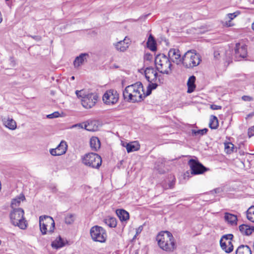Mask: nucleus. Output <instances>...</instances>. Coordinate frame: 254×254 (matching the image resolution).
<instances>
[{
  "label": "nucleus",
  "instance_id": "obj_1",
  "mask_svg": "<svg viewBox=\"0 0 254 254\" xmlns=\"http://www.w3.org/2000/svg\"><path fill=\"white\" fill-rule=\"evenodd\" d=\"M147 96L146 93H144L142 84L140 82L127 86L123 91L124 99L130 103L140 102Z\"/></svg>",
  "mask_w": 254,
  "mask_h": 254
},
{
  "label": "nucleus",
  "instance_id": "obj_2",
  "mask_svg": "<svg viewBox=\"0 0 254 254\" xmlns=\"http://www.w3.org/2000/svg\"><path fill=\"white\" fill-rule=\"evenodd\" d=\"M156 241L160 248L163 251L171 252L176 248L174 238L168 231L160 232L156 237Z\"/></svg>",
  "mask_w": 254,
  "mask_h": 254
},
{
  "label": "nucleus",
  "instance_id": "obj_3",
  "mask_svg": "<svg viewBox=\"0 0 254 254\" xmlns=\"http://www.w3.org/2000/svg\"><path fill=\"white\" fill-rule=\"evenodd\" d=\"M155 65L157 71L162 74L172 73L173 66L169 58L164 54H159L155 58Z\"/></svg>",
  "mask_w": 254,
  "mask_h": 254
},
{
  "label": "nucleus",
  "instance_id": "obj_4",
  "mask_svg": "<svg viewBox=\"0 0 254 254\" xmlns=\"http://www.w3.org/2000/svg\"><path fill=\"white\" fill-rule=\"evenodd\" d=\"M144 74L146 79L149 82L146 91V95H149L152 90L156 89L158 84L161 83V75H159L156 69L152 67H147L144 71Z\"/></svg>",
  "mask_w": 254,
  "mask_h": 254
},
{
  "label": "nucleus",
  "instance_id": "obj_5",
  "mask_svg": "<svg viewBox=\"0 0 254 254\" xmlns=\"http://www.w3.org/2000/svg\"><path fill=\"white\" fill-rule=\"evenodd\" d=\"M75 93L78 98H81V104L86 109L92 108L96 104L98 98L96 94L86 92L83 90H77Z\"/></svg>",
  "mask_w": 254,
  "mask_h": 254
},
{
  "label": "nucleus",
  "instance_id": "obj_6",
  "mask_svg": "<svg viewBox=\"0 0 254 254\" xmlns=\"http://www.w3.org/2000/svg\"><path fill=\"white\" fill-rule=\"evenodd\" d=\"M182 59V64L187 68L197 66L201 61L200 55L191 51L187 52L183 56Z\"/></svg>",
  "mask_w": 254,
  "mask_h": 254
},
{
  "label": "nucleus",
  "instance_id": "obj_7",
  "mask_svg": "<svg viewBox=\"0 0 254 254\" xmlns=\"http://www.w3.org/2000/svg\"><path fill=\"white\" fill-rule=\"evenodd\" d=\"M24 210L20 208L13 209L10 214V218L12 224L18 226L21 229L27 228V222L24 218Z\"/></svg>",
  "mask_w": 254,
  "mask_h": 254
},
{
  "label": "nucleus",
  "instance_id": "obj_8",
  "mask_svg": "<svg viewBox=\"0 0 254 254\" xmlns=\"http://www.w3.org/2000/svg\"><path fill=\"white\" fill-rule=\"evenodd\" d=\"M82 163L86 166L94 169H99L102 164L100 156L95 153H89L85 154L82 157Z\"/></svg>",
  "mask_w": 254,
  "mask_h": 254
},
{
  "label": "nucleus",
  "instance_id": "obj_9",
  "mask_svg": "<svg viewBox=\"0 0 254 254\" xmlns=\"http://www.w3.org/2000/svg\"><path fill=\"white\" fill-rule=\"evenodd\" d=\"M40 229L43 235L47 232L52 233L55 228V222L52 217L47 216H41L39 218Z\"/></svg>",
  "mask_w": 254,
  "mask_h": 254
},
{
  "label": "nucleus",
  "instance_id": "obj_10",
  "mask_svg": "<svg viewBox=\"0 0 254 254\" xmlns=\"http://www.w3.org/2000/svg\"><path fill=\"white\" fill-rule=\"evenodd\" d=\"M90 235L93 241L105 243L107 235L106 230L102 227L94 226L90 229Z\"/></svg>",
  "mask_w": 254,
  "mask_h": 254
},
{
  "label": "nucleus",
  "instance_id": "obj_11",
  "mask_svg": "<svg viewBox=\"0 0 254 254\" xmlns=\"http://www.w3.org/2000/svg\"><path fill=\"white\" fill-rule=\"evenodd\" d=\"M119 99V94L114 89H110L106 91L102 97L104 104L107 105L112 106L116 104Z\"/></svg>",
  "mask_w": 254,
  "mask_h": 254
},
{
  "label": "nucleus",
  "instance_id": "obj_12",
  "mask_svg": "<svg viewBox=\"0 0 254 254\" xmlns=\"http://www.w3.org/2000/svg\"><path fill=\"white\" fill-rule=\"evenodd\" d=\"M189 165L191 173L194 175L202 174L208 170L202 164L194 159H190L189 161Z\"/></svg>",
  "mask_w": 254,
  "mask_h": 254
},
{
  "label": "nucleus",
  "instance_id": "obj_13",
  "mask_svg": "<svg viewBox=\"0 0 254 254\" xmlns=\"http://www.w3.org/2000/svg\"><path fill=\"white\" fill-rule=\"evenodd\" d=\"M170 61L177 64H182L183 57L181 56V52L177 49H171L168 52V57Z\"/></svg>",
  "mask_w": 254,
  "mask_h": 254
},
{
  "label": "nucleus",
  "instance_id": "obj_14",
  "mask_svg": "<svg viewBox=\"0 0 254 254\" xmlns=\"http://www.w3.org/2000/svg\"><path fill=\"white\" fill-rule=\"evenodd\" d=\"M236 58H244L247 55L246 46L243 44L237 43L235 48Z\"/></svg>",
  "mask_w": 254,
  "mask_h": 254
},
{
  "label": "nucleus",
  "instance_id": "obj_15",
  "mask_svg": "<svg viewBox=\"0 0 254 254\" xmlns=\"http://www.w3.org/2000/svg\"><path fill=\"white\" fill-rule=\"evenodd\" d=\"M67 149V145L65 141H62L57 147L51 149L50 150L51 154L53 156H60L64 154Z\"/></svg>",
  "mask_w": 254,
  "mask_h": 254
},
{
  "label": "nucleus",
  "instance_id": "obj_16",
  "mask_svg": "<svg viewBox=\"0 0 254 254\" xmlns=\"http://www.w3.org/2000/svg\"><path fill=\"white\" fill-rule=\"evenodd\" d=\"M129 44V39L126 37L123 40H121L114 45L117 50L124 52L128 48Z\"/></svg>",
  "mask_w": 254,
  "mask_h": 254
},
{
  "label": "nucleus",
  "instance_id": "obj_17",
  "mask_svg": "<svg viewBox=\"0 0 254 254\" xmlns=\"http://www.w3.org/2000/svg\"><path fill=\"white\" fill-rule=\"evenodd\" d=\"M89 57V55L86 53L81 54L79 56L75 59L73 64L75 68L79 67L82 65L85 62H87V59Z\"/></svg>",
  "mask_w": 254,
  "mask_h": 254
},
{
  "label": "nucleus",
  "instance_id": "obj_18",
  "mask_svg": "<svg viewBox=\"0 0 254 254\" xmlns=\"http://www.w3.org/2000/svg\"><path fill=\"white\" fill-rule=\"evenodd\" d=\"M240 13L239 11H237L234 13L227 14L225 16L224 21L223 22V25L227 27L233 26V24L232 23L231 21L236 17Z\"/></svg>",
  "mask_w": 254,
  "mask_h": 254
},
{
  "label": "nucleus",
  "instance_id": "obj_19",
  "mask_svg": "<svg viewBox=\"0 0 254 254\" xmlns=\"http://www.w3.org/2000/svg\"><path fill=\"white\" fill-rule=\"evenodd\" d=\"M239 230L242 234L249 236L254 232V226L242 224L239 226Z\"/></svg>",
  "mask_w": 254,
  "mask_h": 254
},
{
  "label": "nucleus",
  "instance_id": "obj_20",
  "mask_svg": "<svg viewBox=\"0 0 254 254\" xmlns=\"http://www.w3.org/2000/svg\"><path fill=\"white\" fill-rule=\"evenodd\" d=\"M224 219L229 224L231 225H236L237 221V217L236 215L226 212L225 213Z\"/></svg>",
  "mask_w": 254,
  "mask_h": 254
},
{
  "label": "nucleus",
  "instance_id": "obj_21",
  "mask_svg": "<svg viewBox=\"0 0 254 254\" xmlns=\"http://www.w3.org/2000/svg\"><path fill=\"white\" fill-rule=\"evenodd\" d=\"M195 81V77L194 76L192 75L189 77L187 82L188 93H190L194 91L196 87Z\"/></svg>",
  "mask_w": 254,
  "mask_h": 254
},
{
  "label": "nucleus",
  "instance_id": "obj_22",
  "mask_svg": "<svg viewBox=\"0 0 254 254\" xmlns=\"http://www.w3.org/2000/svg\"><path fill=\"white\" fill-rule=\"evenodd\" d=\"M84 128L90 131H95L98 130V126L95 121L87 122L84 124Z\"/></svg>",
  "mask_w": 254,
  "mask_h": 254
},
{
  "label": "nucleus",
  "instance_id": "obj_23",
  "mask_svg": "<svg viewBox=\"0 0 254 254\" xmlns=\"http://www.w3.org/2000/svg\"><path fill=\"white\" fill-rule=\"evenodd\" d=\"M236 254H252V251L249 246L241 245L237 248Z\"/></svg>",
  "mask_w": 254,
  "mask_h": 254
},
{
  "label": "nucleus",
  "instance_id": "obj_24",
  "mask_svg": "<svg viewBox=\"0 0 254 254\" xmlns=\"http://www.w3.org/2000/svg\"><path fill=\"white\" fill-rule=\"evenodd\" d=\"M128 153L137 151L139 149L140 145L137 142H132L127 143L126 146Z\"/></svg>",
  "mask_w": 254,
  "mask_h": 254
},
{
  "label": "nucleus",
  "instance_id": "obj_25",
  "mask_svg": "<svg viewBox=\"0 0 254 254\" xmlns=\"http://www.w3.org/2000/svg\"><path fill=\"white\" fill-rule=\"evenodd\" d=\"M233 238V235L231 234L223 235L220 241V245L221 248L225 249V247L224 246H226V242H232L231 241L232 240Z\"/></svg>",
  "mask_w": 254,
  "mask_h": 254
},
{
  "label": "nucleus",
  "instance_id": "obj_26",
  "mask_svg": "<svg viewBox=\"0 0 254 254\" xmlns=\"http://www.w3.org/2000/svg\"><path fill=\"white\" fill-rule=\"evenodd\" d=\"M116 213L122 221H127L129 219V213L124 209H118L116 211Z\"/></svg>",
  "mask_w": 254,
  "mask_h": 254
},
{
  "label": "nucleus",
  "instance_id": "obj_27",
  "mask_svg": "<svg viewBox=\"0 0 254 254\" xmlns=\"http://www.w3.org/2000/svg\"><path fill=\"white\" fill-rule=\"evenodd\" d=\"M90 143L93 150L97 151L100 147V141L97 137H92L90 139Z\"/></svg>",
  "mask_w": 254,
  "mask_h": 254
},
{
  "label": "nucleus",
  "instance_id": "obj_28",
  "mask_svg": "<svg viewBox=\"0 0 254 254\" xmlns=\"http://www.w3.org/2000/svg\"><path fill=\"white\" fill-rule=\"evenodd\" d=\"M147 47L150 50L155 51L156 50V43L152 35H150L147 42Z\"/></svg>",
  "mask_w": 254,
  "mask_h": 254
},
{
  "label": "nucleus",
  "instance_id": "obj_29",
  "mask_svg": "<svg viewBox=\"0 0 254 254\" xmlns=\"http://www.w3.org/2000/svg\"><path fill=\"white\" fill-rule=\"evenodd\" d=\"M3 122L5 127L10 129L14 130L16 128V122L12 119L8 118L6 121Z\"/></svg>",
  "mask_w": 254,
  "mask_h": 254
},
{
  "label": "nucleus",
  "instance_id": "obj_30",
  "mask_svg": "<svg viewBox=\"0 0 254 254\" xmlns=\"http://www.w3.org/2000/svg\"><path fill=\"white\" fill-rule=\"evenodd\" d=\"M64 244L61 237L57 238L52 243V247L56 249L61 248L64 246Z\"/></svg>",
  "mask_w": 254,
  "mask_h": 254
},
{
  "label": "nucleus",
  "instance_id": "obj_31",
  "mask_svg": "<svg viewBox=\"0 0 254 254\" xmlns=\"http://www.w3.org/2000/svg\"><path fill=\"white\" fill-rule=\"evenodd\" d=\"M218 121L217 118L215 116H211L209 127L211 129H216L218 127Z\"/></svg>",
  "mask_w": 254,
  "mask_h": 254
},
{
  "label": "nucleus",
  "instance_id": "obj_32",
  "mask_svg": "<svg viewBox=\"0 0 254 254\" xmlns=\"http://www.w3.org/2000/svg\"><path fill=\"white\" fill-rule=\"evenodd\" d=\"M24 199L25 196L23 194L20 195L17 198L13 199L11 203V206L13 209H15L14 207L18 206L20 204L21 201L23 200Z\"/></svg>",
  "mask_w": 254,
  "mask_h": 254
},
{
  "label": "nucleus",
  "instance_id": "obj_33",
  "mask_svg": "<svg viewBox=\"0 0 254 254\" xmlns=\"http://www.w3.org/2000/svg\"><path fill=\"white\" fill-rule=\"evenodd\" d=\"M104 223L111 228H114L117 226V221L115 218L109 217L104 219Z\"/></svg>",
  "mask_w": 254,
  "mask_h": 254
},
{
  "label": "nucleus",
  "instance_id": "obj_34",
  "mask_svg": "<svg viewBox=\"0 0 254 254\" xmlns=\"http://www.w3.org/2000/svg\"><path fill=\"white\" fill-rule=\"evenodd\" d=\"M247 217L248 220L254 222V206H251L248 209Z\"/></svg>",
  "mask_w": 254,
  "mask_h": 254
},
{
  "label": "nucleus",
  "instance_id": "obj_35",
  "mask_svg": "<svg viewBox=\"0 0 254 254\" xmlns=\"http://www.w3.org/2000/svg\"><path fill=\"white\" fill-rule=\"evenodd\" d=\"M225 151L227 154H230L233 152L234 145L231 142L225 143Z\"/></svg>",
  "mask_w": 254,
  "mask_h": 254
},
{
  "label": "nucleus",
  "instance_id": "obj_36",
  "mask_svg": "<svg viewBox=\"0 0 254 254\" xmlns=\"http://www.w3.org/2000/svg\"><path fill=\"white\" fill-rule=\"evenodd\" d=\"M208 131V129L206 128L202 129H199V130H195V129H192L191 132L193 135L195 136H202L207 133Z\"/></svg>",
  "mask_w": 254,
  "mask_h": 254
},
{
  "label": "nucleus",
  "instance_id": "obj_37",
  "mask_svg": "<svg viewBox=\"0 0 254 254\" xmlns=\"http://www.w3.org/2000/svg\"><path fill=\"white\" fill-rule=\"evenodd\" d=\"M224 247H225V249H223V248H221V249L226 253H230L233 251L234 249L232 242H226V246Z\"/></svg>",
  "mask_w": 254,
  "mask_h": 254
},
{
  "label": "nucleus",
  "instance_id": "obj_38",
  "mask_svg": "<svg viewBox=\"0 0 254 254\" xmlns=\"http://www.w3.org/2000/svg\"><path fill=\"white\" fill-rule=\"evenodd\" d=\"M74 220V216L71 214H68L65 217L64 221L67 224H72Z\"/></svg>",
  "mask_w": 254,
  "mask_h": 254
},
{
  "label": "nucleus",
  "instance_id": "obj_39",
  "mask_svg": "<svg viewBox=\"0 0 254 254\" xmlns=\"http://www.w3.org/2000/svg\"><path fill=\"white\" fill-rule=\"evenodd\" d=\"M60 114L59 112H55L52 114L48 115L47 116V118L49 119H54L59 117L60 116Z\"/></svg>",
  "mask_w": 254,
  "mask_h": 254
},
{
  "label": "nucleus",
  "instance_id": "obj_40",
  "mask_svg": "<svg viewBox=\"0 0 254 254\" xmlns=\"http://www.w3.org/2000/svg\"><path fill=\"white\" fill-rule=\"evenodd\" d=\"M153 59V56L150 53H146L144 56V60L146 61H151Z\"/></svg>",
  "mask_w": 254,
  "mask_h": 254
},
{
  "label": "nucleus",
  "instance_id": "obj_41",
  "mask_svg": "<svg viewBox=\"0 0 254 254\" xmlns=\"http://www.w3.org/2000/svg\"><path fill=\"white\" fill-rule=\"evenodd\" d=\"M75 127H78L79 128H84L83 124L79 123V124H75V125H72L70 127L71 128H75Z\"/></svg>",
  "mask_w": 254,
  "mask_h": 254
},
{
  "label": "nucleus",
  "instance_id": "obj_42",
  "mask_svg": "<svg viewBox=\"0 0 254 254\" xmlns=\"http://www.w3.org/2000/svg\"><path fill=\"white\" fill-rule=\"evenodd\" d=\"M248 135L249 137H251L254 135V126L249 128L248 130Z\"/></svg>",
  "mask_w": 254,
  "mask_h": 254
},
{
  "label": "nucleus",
  "instance_id": "obj_43",
  "mask_svg": "<svg viewBox=\"0 0 254 254\" xmlns=\"http://www.w3.org/2000/svg\"><path fill=\"white\" fill-rule=\"evenodd\" d=\"M242 98L245 101H251L253 100V98L249 96H243Z\"/></svg>",
  "mask_w": 254,
  "mask_h": 254
},
{
  "label": "nucleus",
  "instance_id": "obj_44",
  "mask_svg": "<svg viewBox=\"0 0 254 254\" xmlns=\"http://www.w3.org/2000/svg\"><path fill=\"white\" fill-rule=\"evenodd\" d=\"M211 108L212 110H220L221 109V106L216 105H211Z\"/></svg>",
  "mask_w": 254,
  "mask_h": 254
},
{
  "label": "nucleus",
  "instance_id": "obj_45",
  "mask_svg": "<svg viewBox=\"0 0 254 254\" xmlns=\"http://www.w3.org/2000/svg\"><path fill=\"white\" fill-rule=\"evenodd\" d=\"M220 55V53L219 51H214V57L216 59H218L219 58Z\"/></svg>",
  "mask_w": 254,
  "mask_h": 254
},
{
  "label": "nucleus",
  "instance_id": "obj_46",
  "mask_svg": "<svg viewBox=\"0 0 254 254\" xmlns=\"http://www.w3.org/2000/svg\"><path fill=\"white\" fill-rule=\"evenodd\" d=\"M142 226H139L137 229H136V235H137L138 234H139V233H141V232L142 231Z\"/></svg>",
  "mask_w": 254,
  "mask_h": 254
},
{
  "label": "nucleus",
  "instance_id": "obj_47",
  "mask_svg": "<svg viewBox=\"0 0 254 254\" xmlns=\"http://www.w3.org/2000/svg\"><path fill=\"white\" fill-rule=\"evenodd\" d=\"M215 193H217V192H219L220 191V189H216L214 190Z\"/></svg>",
  "mask_w": 254,
  "mask_h": 254
},
{
  "label": "nucleus",
  "instance_id": "obj_48",
  "mask_svg": "<svg viewBox=\"0 0 254 254\" xmlns=\"http://www.w3.org/2000/svg\"><path fill=\"white\" fill-rule=\"evenodd\" d=\"M2 15H1V12H0V23L2 22Z\"/></svg>",
  "mask_w": 254,
  "mask_h": 254
},
{
  "label": "nucleus",
  "instance_id": "obj_49",
  "mask_svg": "<svg viewBox=\"0 0 254 254\" xmlns=\"http://www.w3.org/2000/svg\"><path fill=\"white\" fill-rule=\"evenodd\" d=\"M252 28L254 30V22L252 24Z\"/></svg>",
  "mask_w": 254,
  "mask_h": 254
},
{
  "label": "nucleus",
  "instance_id": "obj_50",
  "mask_svg": "<svg viewBox=\"0 0 254 254\" xmlns=\"http://www.w3.org/2000/svg\"><path fill=\"white\" fill-rule=\"evenodd\" d=\"M74 79H75V77L74 76H71V80H74Z\"/></svg>",
  "mask_w": 254,
  "mask_h": 254
},
{
  "label": "nucleus",
  "instance_id": "obj_51",
  "mask_svg": "<svg viewBox=\"0 0 254 254\" xmlns=\"http://www.w3.org/2000/svg\"><path fill=\"white\" fill-rule=\"evenodd\" d=\"M1 241L0 240V245L1 244Z\"/></svg>",
  "mask_w": 254,
  "mask_h": 254
},
{
  "label": "nucleus",
  "instance_id": "obj_52",
  "mask_svg": "<svg viewBox=\"0 0 254 254\" xmlns=\"http://www.w3.org/2000/svg\"><path fill=\"white\" fill-rule=\"evenodd\" d=\"M6 0V1H8L9 0Z\"/></svg>",
  "mask_w": 254,
  "mask_h": 254
}]
</instances>
